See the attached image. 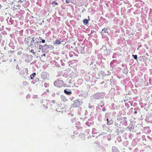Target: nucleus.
I'll list each match as a JSON object with an SVG mask.
<instances>
[{"label": "nucleus", "mask_w": 152, "mask_h": 152, "mask_svg": "<svg viewBox=\"0 0 152 152\" xmlns=\"http://www.w3.org/2000/svg\"><path fill=\"white\" fill-rule=\"evenodd\" d=\"M64 83L63 81L62 80L58 79L54 82V84L57 87H61L63 86Z\"/></svg>", "instance_id": "2"}, {"label": "nucleus", "mask_w": 152, "mask_h": 152, "mask_svg": "<svg viewBox=\"0 0 152 152\" xmlns=\"http://www.w3.org/2000/svg\"><path fill=\"white\" fill-rule=\"evenodd\" d=\"M35 38L34 37H31L30 36H28L27 38H26L24 40L25 43L27 44L28 45L31 44V42L33 40L35 39Z\"/></svg>", "instance_id": "3"}, {"label": "nucleus", "mask_w": 152, "mask_h": 152, "mask_svg": "<svg viewBox=\"0 0 152 152\" xmlns=\"http://www.w3.org/2000/svg\"><path fill=\"white\" fill-rule=\"evenodd\" d=\"M49 102L48 100H44L43 102L44 104L41 105V109L43 110H46L48 107V104H49Z\"/></svg>", "instance_id": "4"}, {"label": "nucleus", "mask_w": 152, "mask_h": 152, "mask_svg": "<svg viewBox=\"0 0 152 152\" xmlns=\"http://www.w3.org/2000/svg\"><path fill=\"white\" fill-rule=\"evenodd\" d=\"M137 113V111H135L134 112V113L135 114H136Z\"/></svg>", "instance_id": "21"}, {"label": "nucleus", "mask_w": 152, "mask_h": 152, "mask_svg": "<svg viewBox=\"0 0 152 152\" xmlns=\"http://www.w3.org/2000/svg\"><path fill=\"white\" fill-rule=\"evenodd\" d=\"M106 110L105 108L102 109V110L103 111H105Z\"/></svg>", "instance_id": "19"}, {"label": "nucleus", "mask_w": 152, "mask_h": 152, "mask_svg": "<svg viewBox=\"0 0 152 152\" xmlns=\"http://www.w3.org/2000/svg\"><path fill=\"white\" fill-rule=\"evenodd\" d=\"M42 43H44L45 42V40L44 39H42Z\"/></svg>", "instance_id": "18"}, {"label": "nucleus", "mask_w": 152, "mask_h": 152, "mask_svg": "<svg viewBox=\"0 0 152 152\" xmlns=\"http://www.w3.org/2000/svg\"><path fill=\"white\" fill-rule=\"evenodd\" d=\"M83 22L84 25H87L88 23V20L87 19H84Z\"/></svg>", "instance_id": "10"}, {"label": "nucleus", "mask_w": 152, "mask_h": 152, "mask_svg": "<svg viewBox=\"0 0 152 152\" xmlns=\"http://www.w3.org/2000/svg\"><path fill=\"white\" fill-rule=\"evenodd\" d=\"M79 140L81 141L84 140L85 139V135L83 134H80L79 135Z\"/></svg>", "instance_id": "7"}, {"label": "nucleus", "mask_w": 152, "mask_h": 152, "mask_svg": "<svg viewBox=\"0 0 152 152\" xmlns=\"http://www.w3.org/2000/svg\"><path fill=\"white\" fill-rule=\"evenodd\" d=\"M112 152H119L118 149L116 147L113 146L112 149Z\"/></svg>", "instance_id": "9"}, {"label": "nucleus", "mask_w": 152, "mask_h": 152, "mask_svg": "<svg viewBox=\"0 0 152 152\" xmlns=\"http://www.w3.org/2000/svg\"><path fill=\"white\" fill-rule=\"evenodd\" d=\"M80 105V102L78 100H76L73 104V106L75 107H79Z\"/></svg>", "instance_id": "6"}, {"label": "nucleus", "mask_w": 152, "mask_h": 152, "mask_svg": "<svg viewBox=\"0 0 152 152\" xmlns=\"http://www.w3.org/2000/svg\"><path fill=\"white\" fill-rule=\"evenodd\" d=\"M37 49L39 50L38 51L39 52H40L41 51H42V46L41 45H40L39 44V46H38V48Z\"/></svg>", "instance_id": "12"}, {"label": "nucleus", "mask_w": 152, "mask_h": 152, "mask_svg": "<svg viewBox=\"0 0 152 152\" xmlns=\"http://www.w3.org/2000/svg\"><path fill=\"white\" fill-rule=\"evenodd\" d=\"M107 124V125H109L108 123Z\"/></svg>", "instance_id": "23"}, {"label": "nucleus", "mask_w": 152, "mask_h": 152, "mask_svg": "<svg viewBox=\"0 0 152 152\" xmlns=\"http://www.w3.org/2000/svg\"><path fill=\"white\" fill-rule=\"evenodd\" d=\"M64 93L67 95H70L72 94V92L70 91H67L66 89H65L64 91Z\"/></svg>", "instance_id": "11"}, {"label": "nucleus", "mask_w": 152, "mask_h": 152, "mask_svg": "<svg viewBox=\"0 0 152 152\" xmlns=\"http://www.w3.org/2000/svg\"><path fill=\"white\" fill-rule=\"evenodd\" d=\"M124 119L126 120V117H124Z\"/></svg>", "instance_id": "22"}, {"label": "nucleus", "mask_w": 152, "mask_h": 152, "mask_svg": "<svg viewBox=\"0 0 152 152\" xmlns=\"http://www.w3.org/2000/svg\"><path fill=\"white\" fill-rule=\"evenodd\" d=\"M55 4L57 5H58V3L57 2H55V1H53L52 2V4Z\"/></svg>", "instance_id": "16"}, {"label": "nucleus", "mask_w": 152, "mask_h": 152, "mask_svg": "<svg viewBox=\"0 0 152 152\" xmlns=\"http://www.w3.org/2000/svg\"><path fill=\"white\" fill-rule=\"evenodd\" d=\"M37 39L39 40V39L37 38H35L33 41L31 42V44H29L28 46V48L29 49L32 48L31 50V52L33 54L35 55V53L34 51V50H36L37 48H38V46H39V41Z\"/></svg>", "instance_id": "1"}, {"label": "nucleus", "mask_w": 152, "mask_h": 152, "mask_svg": "<svg viewBox=\"0 0 152 152\" xmlns=\"http://www.w3.org/2000/svg\"><path fill=\"white\" fill-rule=\"evenodd\" d=\"M62 41L61 40V39L59 40H56L54 43V44L59 45L61 44Z\"/></svg>", "instance_id": "8"}, {"label": "nucleus", "mask_w": 152, "mask_h": 152, "mask_svg": "<svg viewBox=\"0 0 152 152\" xmlns=\"http://www.w3.org/2000/svg\"><path fill=\"white\" fill-rule=\"evenodd\" d=\"M66 3H69L70 2L69 1H68V0H66Z\"/></svg>", "instance_id": "17"}, {"label": "nucleus", "mask_w": 152, "mask_h": 152, "mask_svg": "<svg viewBox=\"0 0 152 152\" xmlns=\"http://www.w3.org/2000/svg\"><path fill=\"white\" fill-rule=\"evenodd\" d=\"M36 75V73L35 72L33 73V74H32L31 75H30V78L31 79H33L34 77V76H35Z\"/></svg>", "instance_id": "13"}, {"label": "nucleus", "mask_w": 152, "mask_h": 152, "mask_svg": "<svg viewBox=\"0 0 152 152\" xmlns=\"http://www.w3.org/2000/svg\"><path fill=\"white\" fill-rule=\"evenodd\" d=\"M107 28H104L103 29H102V31H104V33H108V32L107 31Z\"/></svg>", "instance_id": "14"}, {"label": "nucleus", "mask_w": 152, "mask_h": 152, "mask_svg": "<svg viewBox=\"0 0 152 152\" xmlns=\"http://www.w3.org/2000/svg\"><path fill=\"white\" fill-rule=\"evenodd\" d=\"M43 56H45V54H43L42 55V57Z\"/></svg>", "instance_id": "20"}, {"label": "nucleus", "mask_w": 152, "mask_h": 152, "mask_svg": "<svg viewBox=\"0 0 152 152\" xmlns=\"http://www.w3.org/2000/svg\"><path fill=\"white\" fill-rule=\"evenodd\" d=\"M132 56L135 59H137V55H132Z\"/></svg>", "instance_id": "15"}, {"label": "nucleus", "mask_w": 152, "mask_h": 152, "mask_svg": "<svg viewBox=\"0 0 152 152\" xmlns=\"http://www.w3.org/2000/svg\"><path fill=\"white\" fill-rule=\"evenodd\" d=\"M20 73V74L22 75H27L28 73V69L26 68L23 69L21 70Z\"/></svg>", "instance_id": "5"}]
</instances>
